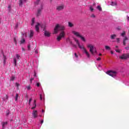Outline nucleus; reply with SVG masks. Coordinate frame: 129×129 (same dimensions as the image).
Returning a JSON list of instances; mask_svg holds the SVG:
<instances>
[{"label": "nucleus", "mask_w": 129, "mask_h": 129, "mask_svg": "<svg viewBox=\"0 0 129 129\" xmlns=\"http://www.w3.org/2000/svg\"><path fill=\"white\" fill-rule=\"evenodd\" d=\"M64 30H65V27L60 24H57L54 28V34H57L59 31H60L59 35L56 37V40L58 42L66 36V34L65 33V31H64Z\"/></svg>", "instance_id": "1"}, {"label": "nucleus", "mask_w": 129, "mask_h": 129, "mask_svg": "<svg viewBox=\"0 0 129 129\" xmlns=\"http://www.w3.org/2000/svg\"><path fill=\"white\" fill-rule=\"evenodd\" d=\"M74 40L77 44L78 47L81 50H83V52L85 54L86 56H87L88 58H90V54L89 53V52L86 50V48L84 47V45H81L79 40L76 38H74Z\"/></svg>", "instance_id": "2"}, {"label": "nucleus", "mask_w": 129, "mask_h": 129, "mask_svg": "<svg viewBox=\"0 0 129 129\" xmlns=\"http://www.w3.org/2000/svg\"><path fill=\"white\" fill-rule=\"evenodd\" d=\"M87 47L90 49V52L91 53L92 55L94 56L95 54H97V51H96V49L92 44H87Z\"/></svg>", "instance_id": "3"}, {"label": "nucleus", "mask_w": 129, "mask_h": 129, "mask_svg": "<svg viewBox=\"0 0 129 129\" xmlns=\"http://www.w3.org/2000/svg\"><path fill=\"white\" fill-rule=\"evenodd\" d=\"M87 47L90 49V52L91 53L92 55L94 56L95 54H97V51H96V49L92 44H87Z\"/></svg>", "instance_id": "4"}, {"label": "nucleus", "mask_w": 129, "mask_h": 129, "mask_svg": "<svg viewBox=\"0 0 129 129\" xmlns=\"http://www.w3.org/2000/svg\"><path fill=\"white\" fill-rule=\"evenodd\" d=\"M72 34H73V35L76 36V37H78V38H80L81 40H82V41H83V42H86V39H85V38L84 37L82 36V35H81V34H80V33H79L76 31H73Z\"/></svg>", "instance_id": "5"}, {"label": "nucleus", "mask_w": 129, "mask_h": 129, "mask_svg": "<svg viewBox=\"0 0 129 129\" xmlns=\"http://www.w3.org/2000/svg\"><path fill=\"white\" fill-rule=\"evenodd\" d=\"M106 74L111 76L113 78H115L117 75V72L116 71L110 70L106 72Z\"/></svg>", "instance_id": "6"}, {"label": "nucleus", "mask_w": 129, "mask_h": 129, "mask_svg": "<svg viewBox=\"0 0 129 129\" xmlns=\"http://www.w3.org/2000/svg\"><path fill=\"white\" fill-rule=\"evenodd\" d=\"M21 59V55L19 54H16L15 57L13 58L14 60V64L15 66H17V61L20 60Z\"/></svg>", "instance_id": "7"}, {"label": "nucleus", "mask_w": 129, "mask_h": 129, "mask_svg": "<svg viewBox=\"0 0 129 129\" xmlns=\"http://www.w3.org/2000/svg\"><path fill=\"white\" fill-rule=\"evenodd\" d=\"M119 59L121 60H125L129 58V53H124L119 56Z\"/></svg>", "instance_id": "8"}, {"label": "nucleus", "mask_w": 129, "mask_h": 129, "mask_svg": "<svg viewBox=\"0 0 129 129\" xmlns=\"http://www.w3.org/2000/svg\"><path fill=\"white\" fill-rule=\"evenodd\" d=\"M32 115L34 118L38 117V111L34 110L32 112Z\"/></svg>", "instance_id": "9"}, {"label": "nucleus", "mask_w": 129, "mask_h": 129, "mask_svg": "<svg viewBox=\"0 0 129 129\" xmlns=\"http://www.w3.org/2000/svg\"><path fill=\"white\" fill-rule=\"evenodd\" d=\"M63 9H64V5H63L58 6L56 8L57 11H62V10H63Z\"/></svg>", "instance_id": "10"}, {"label": "nucleus", "mask_w": 129, "mask_h": 129, "mask_svg": "<svg viewBox=\"0 0 129 129\" xmlns=\"http://www.w3.org/2000/svg\"><path fill=\"white\" fill-rule=\"evenodd\" d=\"M27 0H19V6L20 7H23V5L26 3Z\"/></svg>", "instance_id": "11"}, {"label": "nucleus", "mask_w": 129, "mask_h": 129, "mask_svg": "<svg viewBox=\"0 0 129 129\" xmlns=\"http://www.w3.org/2000/svg\"><path fill=\"white\" fill-rule=\"evenodd\" d=\"M40 23H37V25L35 26V30L36 32H39V30H40Z\"/></svg>", "instance_id": "12"}, {"label": "nucleus", "mask_w": 129, "mask_h": 129, "mask_svg": "<svg viewBox=\"0 0 129 129\" xmlns=\"http://www.w3.org/2000/svg\"><path fill=\"white\" fill-rule=\"evenodd\" d=\"M34 37V31L33 30H30L29 33V38H32Z\"/></svg>", "instance_id": "13"}, {"label": "nucleus", "mask_w": 129, "mask_h": 129, "mask_svg": "<svg viewBox=\"0 0 129 129\" xmlns=\"http://www.w3.org/2000/svg\"><path fill=\"white\" fill-rule=\"evenodd\" d=\"M50 33L47 31H44V35L45 37H50Z\"/></svg>", "instance_id": "14"}, {"label": "nucleus", "mask_w": 129, "mask_h": 129, "mask_svg": "<svg viewBox=\"0 0 129 129\" xmlns=\"http://www.w3.org/2000/svg\"><path fill=\"white\" fill-rule=\"evenodd\" d=\"M2 128H5V127H6V125H7V124H8V122H7V121L2 122Z\"/></svg>", "instance_id": "15"}, {"label": "nucleus", "mask_w": 129, "mask_h": 129, "mask_svg": "<svg viewBox=\"0 0 129 129\" xmlns=\"http://www.w3.org/2000/svg\"><path fill=\"white\" fill-rule=\"evenodd\" d=\"M9 99V96L7 95H6L3 98V101H6Z\"/></svg>", "instance_id": "16"}, {"label": "nucleus", "mask_w": 129, "mask_h": 129, "mask_svg": "<svg viewBox=\"0 0 129 129\" xmlns=\"http://www.w3.org/2000/svg\"><path fill=\"white\" fill-rule=\"evenodd\" d=\"M41 11H42V9H39L38 10L37 13V17H39V16H40V15H41Z\"/></svg>", "instance_id": "17"}, {"label": "nucleus", "mask_w": 129, "mask_h": 129, "mask_svg": "<svg viewBox=\"0 0 129 129\" xmlns=\"http://www.w3.org/2000/svg\"><path fill=\"white\" fill-rule=\"evenodd\" d=\"M127 40V37H124L123 39V45H124V46H125V41Z\"/></svg>", "instance_id": "18"}, {"label": "nucleus", "mask_w": 129, "mask_h": 129, "mask_svg": "<svg viewBox=\"0 0 129 129\" xmlns=\"http://www.w3.org/2000/svg\"><path fill=\"white\" fill-rule=\"evenodd\" d=\"M116 37V35L115 34H113L111 35V39L112 40H114V39H115Z\"/></svg>", "instance_id": "19"}, {"label": "nucleus", "mask_w": 129, "mask_h": 129, "mask_svg": "<svg viewBox=\"0 0 129 129\" xmlns=\"http://www.w3.org/2000/svg\"><path fill=\"white\" fill-rule=\"evenodd\" d=\"M26 42V40L25 38H22L20 41V44H24Z\"/></svg>", "instance_id": "20"}, {"label": "nucleus", "mask_w": 129, "mask_h": 129, "mask_svg": "<svg viewBox=\"0 0 129 129\" xmlns=\"http://www.w3.org/2000/svg\"><path fill=\"white\" fill-rule=\"evenodd\" d=\"M67 42H68V43H70V44H71V45H72V41L70 40V38H68L67 39Z\"/></svg>", "instance_id": "21"}, {"label": "nucleus", "mask_w": 129, "mask_h": 129, "mask_svg": "<svg viewBox=\"0 0 129 129\" xmlns=\"http://www.w3.org/2000/svg\"><path fill=\"white\" fill-rule=\"evenodd\" d=\"M74 59L76 61H77V60H78V55H77V54L76 53H75Z\"/></svg>", "instance_id": "22"}, {"label": "nucleus", "mask_w": 129, "mask_h": 129, "mask_svg": "<svg viewBox=\"0 0 129 129\" xmlns=\"http://www.w3.org/2000/svg\"><path fill=\"white\" fill-rule=\"evenodd\" d=\"M3 58H4V63L6 64V61L7 60V56L3 54Z\"/></svg>", "instance_id": "23"}, {"label": "nucleus", "mask_w": 129, "mask_h": 129, "mask_svg": "<svg viewBox=\"0 0 129 129\" xmlns=\"http://www.w3.org/2000/svg\"><path fill=\"white\" fill-rule=\"evenodd\" d=\"M31 26H34V24H35V18H33L31 21Z\"/></svg>", "instance_id": "24"}, {"label": "nucleus", "mask_w": 129, "mask_h": 129, "mask_svg": "<svg viewBox=\"0 0 129 129\" xmlns=\"http://www.w3.org/2000/svg\"><path fill=\"white\" fill-rule=\"evenodd\" d=\"M18 99H19V94H16V97H15V101H17Z\"/></svg>", "instance_id": "25"}, {"label": "nucleus", "mask_w": 129, "mask_h": 129, "mask_svg": "<svg viewBox=\"0 0 129 129\" xmlns=\"http://www.w3.org/2000/svg\"><path fill=\"white\" fill-rule=\"evenodd\" d=\"M105 49L106 50H110V47H109L107 45H106V46H105Z\"/></svg>", "instance_id": "26"}, {"label": "nucleus", "mask_w": 129, "mask_h": 129, "mask_svg": "<svg viewBox=\"0 0 129 129\" xmlns=\"http://www.w3.org/2000/svg\"><path fill=\"white\" fill-rule=\"evenodd\" d=\"M69 27L72 28V27H73V24L71 22H69Z\"/></svg>", "instance_id": "27"}, {"label": "nucleus", "mask_w": 129, "mask_h": 129, "mask_svg": "<svg viewBox=\"0 0 129 129\" xmlns=\"http://www.w3.org/2000/svg\"><path fill=\"white\" fill-rule=\"evenodd\" d=\"M111 6H116V2H111Z\"/></svg>", "instance_id": "28"}, {"label": "nucleus", "mask_w": 129, "mask_h": 129, "mask_svg": "<svg viewBox=\"0 0 129 129\" xmlns=\"http://www.w3.org/2000/svg\"><path fill=\"white\" fill-rule=\"evenodd\" d=\"M14 42L15 45H17L18 44V42L17 41V39H16V38H14Z\"/></svg>", "instance_id": "29"}, {"label": "nucleus", "mask_w": 129, "mask_h": 129, "mask_svg": "<svg viewBox=\"0 0 129 129\" xmlns=\"http://www.w3.org/2000/svg\"><path fill=\"white\" fill-rule=\"evenodd\" d=\"M15 76H13L11 78V81H14L15 80Z\"/></svg>", "instance_id": "30"}, {"label": "nucleus", "mask_w": 129, "mask_h": 129, "mask_svg": "<svg viewBox=\"0 0 129 129\" xmlns=\"http://www.w3.org/2000/svg\"><path fill=\"white\" fill-rule=\"evenodd\" d=\"M27 90H31V89H32V88L31 87V86H28L27 87Z\"/></svg>", "instance_id": "31"}, {"label": "nucleus", "mask_w": 129, "mask_h": 129, "mask_svg": "<svg viewBox=\"0 0 129 129\" xmlns=\"http://www.w3.org/2000/svg\"><path fill=\"white\" fill-rule=\"evenodd\" d=\"M39 2H40V0H36V2H35V5H38Z\"/></svg>", "instance_id": "32"}, {"label": "nucleus", "mask_w": 129, "mask_h": 129, "mask_svg": "<svg viewBox=\"0 0 129 129\" xmlns=\"http://www.w3.org/2000/svg\"><path fill=\"white\" fill-rule=\"evenodd\" d=\"M124 35H125V32L123 31V33L121 34V36H122V37H123Z\"/></svg>", "instance_id": "33"}, {"label": "nucleus", "mask_w": 129, "mask_h": 129, "mask_svg": "<svg viewBox=\"0 0 129 129\" xmlns=\"http://www.w3.org/2000/svg\"><path fill=\"white\" fill-rule=\"evenodd\" d=\"M90 10L91 12H93L94 9H93V8H92V6L90 7Z\"/></svg>", "instance_id": "34"}, {"label": "nucleus", "mask_w": 129, "mask_h": 129, "mask_svg": "<svg viewBox=\"0 0 129 129\" xmlns=\"http://www.w3.org/2000/svg\"><path fill=\"white\" fill-rule=\"evenodd\" d=\"M97 9L99 10V11H101V7H100V6H98Z\"/></svg>", "instance_id": "35"}, {"label": "nucleus", "mask_w": 129, "mask_h": 129, "mask_svg": "<svg viewBox=\"0 0 129 129\" xmlns=\"http://www.w3.org/2000/svg\"><path fill=\"white\" fill-rule=\"evenodd\" d=\"M16 86H17V87H19V86H20V84L16 83L15 84Z\"/></svg>", "instance_id": "36"}, {"label": "nucleus", "mask_w": 129, "mask_h": 129, "mask_svg": "<svg viewBox=\"0 0 129 129\" xmlns=\"http://www.w3.org/2000/svg\"><path fill=\"white\" fill-rule=\"evenodd\" d=\"M115 51L117 53H120V50H119V49H115Z\"/></svg>", "instance_id": "37"}, {"label": "nucleus", "mask_w": 129, "mask_h": 129, "mask_svg": "<svg viewBox=\"0 0 129 129\" xmlns=\"http://www.w3.org/2000/svg\"><path fill=\"white\" fill-rule=\"evenodd\" d=\"M8 11L9 12H11V6H8Z\"/></svg>", "instance_id": "38"}, {"label": "nucleus", "mask_w": 129, "mask_h": 129, "mask_svg": "<svg viewBox=\"0 0 129 129\" xmlns=\"http://www.w3.org/2000/svg\"><path fill=\"white\" fill-rule=\"evenodd\" d=\"M116 40H117V43H119V41H120V39H119V38H117Z\"/></svg>", "instance_id": "39"}, {"label": "nucleus", "mask_w": 129, "mask_h": 129, "mask_svg": "<svg viewBox=\"0 0 129 129\" xmlns=\"http://www.w3.org/2000/svg\"><path fill=\"white\" fill-rule=\"evenodd\" d=\"M40 100H43V99L44 100V98H42V95H40Z\"/></svg>", "instance_id": "40"}, {"label": "nucleus", "mask_w": 129, "mask_h": 129, "mask_svg": "<svg viewBox=\"0 0 129 129\" xmlns=\"http://www.w3.org/2000/svg\"><path fill=\"white\" fill-rule=\"evenodd\" d=\"M36 86H37V87H39L40 86V83H38L37 84H36Z\"/></svg>", "instance_id": "41"}, {"label": "nucleus", "mask_w": 129, "mask_h": 129, "mask_svg": "<svg viewBox=\"0 0 129 129\" xmlns=\"http://www.w3.org/2000/svg\"><path fill=\"white\" fill-rule=\"evenodd\" d=\"M91 18H95V15H94V14H92L91 15Z\"/></svg>", "instance_id": "42"}, {"label": "nucleus", "mask_w": 129, "mask_h": 129, "mask_svg": "<svg viewBox=\"0 0 129 129\" xmlns=\"http://www.w3.org/2000/svg\"><path fill=\"white\" fill-rule=\"evenodd\" d=\"M97 61H100V60H101V58L100 57H98V58H97Z\"/></svg>", "instance_id": "43"}, {"label": "nucleus", "mask_w": 129, "mask_h": 129, "mask_svg": "<svg viewBox=\"0 0 129 129\" xmlns=\"http://www.w3.org/2000/svg\"><path fill=\"white\" fill-rule=\"evenodd\" d=\"M33 105L35 106V107H36V106H37V105L36 104V102H35V101H34V103L33 104Z\"/></svg>", "instance_id": "44"}, {"label": "nucleus", "mask_w": 129, "mask_h": 129, "mask_svg": "<svg viewBox=\"0 0 129 129\" xmlns=\"http://www.w3.org/2000/svg\"><path fill=\"white\" fill-rule=\"evenodd\" d=\"M28 49L29 50H31V47L30 46V45L28 46Z\"/></svg>", "instance_id": "45"}, {"label": "nucleus", "mask_w": 129, "mask_h": 129, "mask_svg": "<svg viewBox=\"0 0 129 129\" xmlns=\"http://www.w3.org/2000/svg\"><path fill=\"white\" fill-rule=\"evenodd\" d=\"M34 77H37L36 72H34Z\"/></svg>", "instance_id": "46"}, {"label": "nucleus", "mask_w": 129, "mask_h": 129, "mask_svg": "<svg viewBox=\"0 0 129 129\" xmlns=\"http://www.w3.org/2000/svg\"><path fill=\"white\" fill-rule=\"evenodd\" d=\"M31 100H32V98H30V99H29V105H30V104L31 103Z\"/></svg>", "instance_id": "47"}, {"label": "nucleus", "mask_w": 129, "mask_h": 129, "mask_svg": "<svg viewBox=\"0 0 129 129\" xmlns=\"http://www.w3.org/2000/svg\"><path fill=\"white\" fill-rule=\"evenodd\" d=\"M22 51L23 52H25V51H26V50L25 49V48H24V47H22Z\"/></svg>", "instance_id": "48"}, {"label": "nucleus", "mask_w": 129, "mask_h": 129, "mask_svg": "<svg viewBox=\"0 0 129 129\" xmlns=\"http://www.w3.org/2000/svg\"><path fill=\"white\" fill-rule=\"evenodd\" d=\"M125 49L126 50H129V47H125Z\"/></svg>", "instance_id": "49"}, {"label": "nucleus", "mask_w": 129, "mask_h": 129, "mask_svg": "<svg viewBox=\"0 0 129 129\" xmlns=\"http://www.w3.org/2000/svg\"><path fill=\"white\" fill-rule=\"evenodd\" d=\"M100 67H101V66H100V64H99V67L98 68L99 70H100V69H99L100 68Z\"/></svg>", "instance_id": "50"}, {"label": "nucleus", "mask_w": 129, "mask_h": 129, "mask_svg": "<svg viewBox=\"0 0 129 129\" xmlns=\"http://www.w3.org/2000/svg\"><path fill=\"white\" fill-rule=\"evenodd\" d=\"M43 122H44V120H42L41 121H40V123H43Z\"/></svg>", "instance_id": "51"}, {"label": "nucleus", "mask_w": 129, "mask_h": 129, "mask_svg": "<svg viewBox=\"0 0 129 129\" xmlns=\"http://www.w3.org/2000/svg\"><path fill=\"white\" fill-rule=\"evenodd\" d=\"M15 28L17 29L18 28V24H16Z\"/></svg>", "instance_id": "52"}, {"label": "nucleus", "mask_w": 129, "mask_h": 129, "mask_svg": "<svg viewBox=\"0 0 129 129\" xmlns=\"http://www.w3.org/2000/svg\"><path fill=\"white\" fill-rule=\"evenodd\" d=\"M36 108V107L33 106V107H32L31 108V109H34V108Z\"/></svg>", "instance_id": "53"}, {"label": "nucleus", "mask_w": 129, "mask_h": 129, "mask_svg": "<svg viewBox=\"0 0 129 129\" xmlns=\"http://www.w3.org/2000/svg\"><path fill=\"white\" fill-rule=\"evenodd\" d=\"M127 21H129V17L127 16Z\"/></svg>", "instance_id": "54"}, {"label": "nucleus", "mask_w": 129, "mask_h": 129, "mask_svg": "<svg viewBox=\"0 0 129 129\" xmlns=\"http://www.w3.org/2000/svg\"><path fill=\"white\" fill-rule=\"evenodd\" d=\"M35 53H36V54H38V51L36 50Z\"/></svg>", "instance_id": "55"}, {"label": "nucleus", "mask_w": 129, "mask_h": 129, "mask_svg": "<svg viewBox=\"0 0 129 129\" xmlns=\"http://www.w3.org/2000/svg\"><path fill=\"white\" fill-rule=\"evenodd\" d=\"M111 54H113V52L112 51H111Z\"/></svg>", "instance_id": "56"}, {"label": "nucleus", "mask_w": 129, "mask_h": 129, "mask_svg": "<svg viewBox=\"0 0 129 129\" xmlns=\"http://www.w3.org/2000/svg\"><path fill=\"white\" fill-rule=\"evenodd\" d=\"M101 55H102L101 53L99 54V56H101Z\"/></svg>", "instance_id": "57"}, {"label": "nucleus", "mask_w": 129, "mask_h": 129, "mask_svg": "<svg viewBox=\"0 0 129 129\" xmlns=\"http://www.w3.org/2000/svg\"><path fill=\"white\" fill-rule=\"evenodd\" d=\"M115 48H118V46H115Z\"/></svg>", "instance_id": "58"}, {"label": "nucleus", "mask_w": 129, "mask_h": 129, "mask_svg": "<svg viewBox=\"0 0 129 129\" xmlns=\"http://www.w3.org/2000/svg\"><path fill=\"white\" fill-rule=\"evenodd\" d=\"M45 111L44 110H42V112H44Z\"/></svg>", "instance_id": "59"}, {"label": "nucleus", "mask_w": 129, "mask_h": 129, "mask_svg": "<svg viewBox=\"0 0 129 129\" xmlns=\"http://www.w3.org/2000/svg\"><path fill=\"white\" fill-rule=\"evenodd\" d=\"M7 115H9V113H7Z\"/></svg>", "instance_id": "60"}, {"label": "nucleus", "mask_w": 129, "mask_h": 129, "mask_svg": "<svg viewBox=\"0 0 129 129\" xmlns=\"http://www.w3.org/2000/svg\"><path fill=\"white\" fill-rule=\"evenodd\" d=\"M0 23H1V21H0Z\"/></svg>", "instance_id": "61"}]
</instances>
